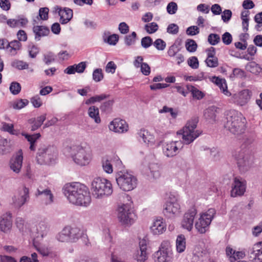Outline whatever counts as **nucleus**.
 <instances>
[{"mask_svg": "<svg viewBox=\"0 0 262 262\" xmlns=\"http://www.w3.org/2000/svg\"><path fill=\"white\" fill-rule=\"evenodd\" d=\"M63 193L73 204L88 206L91 198L86 187L79 183H68L63 188Z\"/></svg>", "mask_w": 262, "mask_h": 262, "instance_id": "obj_1", "label": "nucleus"}, {"mask_svg": "<svg viewBox=\"0 0 262 262\" xmlns=\"http://www.w3.org/2000/svg\"><path fill=\"white\" fill-rule=\"evenodd\" d=\"M255 137L254 134L245 135L243 138L242 147L244 149H238L232 152V156L237 161L239 169L244 171L247 170L252 162V156L249 154L248 150L251 145L254 142Z\"/></svg>", "mask_w": 262, "mask_h": 262, "instance_id": "obj_2", "label": "nucleus"}, {"mask_svg": "<svg viewBox=\"0 0 262 262\" xmlns=\"http://www.w3.org/2000/svg\"><path fill=\"white\" fill-rule=\"evenodd\" d=\"M64 150L80 166L88 165L92 159V150L85 144H73L66 147Z\"/></svg>", "mask_w": 262, "mask_h": 262, "instance_id": "obj_3", "label": "nucleus"}, {"mask_svg": "<svg viewBox=\"0 0 262 262\" xmlns=\"http://www.w3.org/2000/svg\"><path fill=\"white\" fill-rule=\"evenodd\" d=\"M224 127L230 133L238 136L246 130V119L242 114L236 110L228 111L226 115Z\"/></svg>", "mask_w": 262, "mask_h": 262, "instance_id": "obj_4", "label": "nucleus"}, {"mask_svg": "<svg viewBox=\"0 0 262 262\" xmlns=\"http://www.w3.org/2000/svg\"><path fill=\"white\" fill-rule=\"evenodd\" d=\"M91 190L96 199H102L110 196L113 191L111 182L103 178H95L91 182Z\"/></svg>", "mask_w": 262, "mask_h": 262, "instance_id": "obj_5", "label": "nucleus"}, {"mask_svg": "<svg viewBox=\"0 0 262 262\" xmlns=\"http://www.w3.org/2000/svg\"><path fill=\"white\" fill-rule=\"evenodd\" d=\"M55 147L46 144H41L36 154L37 162L40 165H49L54 162L57 157Z\"/></svg>", "mask_w": 262, "mask_h": 262, "instance_id": "obj_6", "label": "nucleus"}, {"mask_svg": "<svg viewBox=\"0 0 262 262\" xmlns=\"http://www.w3.org/2000/svg\"><path fill=\"white\" fill-rule=\"evenodd\" d=\"M116 181L120 189L124 191L134 189L138 184L137 178L126 171H118L116 175Z\"/></svg>", "mask_w": 262, "mask_h": 262, "instance_id": "obj_7", "label": "nucleus"}, {"mask_svg": "<svg viewBox=\"0 0 262 262\" xmlns=\"http://www.w3.org/2000/svg\"><path fill=\"white\" fill-rule=\"evenodd\" d=\"M198 119L193 118L189 120L183 128L182 139L186 144L192 142L202 134V132L196 129Z\"/></svg>", "mask_w": 262, "mask_h": 262, "instance_id": "obj_8", "label": "nucleus"}, {"mask_svg": "<svg viewBox=\"0 0 262 262\" xmlns=\"http://www.w3.org/2000/svg\"><path fill=\"white\" fill-rule=\"evenodd\" d=\"M118 218L122 224L126 226H130L135 222L137 216L130 203L124 204L118 207Z\"/></svg>", "mask_w": 262, "mask_h": 262, "instance_id": "obj_9", "label": "nucleus"}, {"mask_svg": "<svg viewBox=\"0 0 262 262\" xmlns=\"http://www.w3.org/2000/svg\"><path fill=\"white\" fill-rule=\"evenodd\" d=\"M180 212L181 206L178 196L170 194L164 206V215L168 218H173L179 215Z\"/></svg>", "mask_w": 262, "mask_h": 262, "instance_id": "obj_10", "label": "nucleus"}, {"mask_svg": "<svg viewBox=\"0 0 262 262\" xmlns=\"http://www.w3.org/2000/svg\"><path fill=\"white\" fill-rule=\"evenodd\" d=\"M214 214L213 209H209L207 212L202 213L196 221L195 227L198 232L201 234L205 233L209 229Z\"/></svg>", "mask_w": 262, "mask_h": 262, "instance_id": "obj_11", "label": "nucleus"}, {"mask_svg": "<svg viewBox=\"0 0 262 262\" xmlns=\"http://www.w3.org/2000/svg\"><path fill=\"white\" fill-rule=\"evenodd\" d=\"M162 147L164 155L172 158L179 153L183 147V144L181 141H168L163 142Z\"/></svg>", "mask_w": 262, "mask_h": 262, "instance_id": "obj_12", "label": "nucleus"}, {"mask_svg": "<svg viewBox=\"0 0 262 262\" xmlns=\"http://www.w3.org/2000/svg\"><path fill=\"white\" fill-rule=\"evenodd\" d=\"M155 256L157 262H172V253L168 241L162 242L159 250L155 253Z\"/></svg>", "mask_w": 262, "mask_h": 262, "instance_id": "obj_13", "label": "nucleus"}, {"mask_svg": "<svg viewBox=\"0 0 262 262\" xmlns=\"http://www.w3.org/2000/svg\"><path fill=\"white\" fill-rule=\"evenodd\" d=\"M251 96V91L244 89L233 94L230 99V101L237 105L243 106L248 103Z\"/></svg>", "mask_w": 262, "mask_h": 262, "instance_id": "obj_14", "label": "nucleus"}, {"mask_svg": "<svg viewBox=\"0 0 262 262\" xmlns=\"http://www.w3.org/2000/svg\"><path fill=\"white\" fill-rule=\"evenodd\" d=\"M35 195L36 197L40 196L45 205H50L54 202V195L51 190L48 187L43 188L40 186L37 188Z\"/></svg>", "mask_w": 262, "mask_h": 262, "instance_id": "obj_15", "label": "nucleus"}, {"mask_svg": "<svg viewBox=\"0 0 262 262\" xmlns=\"http://www.w3.org/2000/svg\"><path fill=\"white\" fill-rule=\"evenodd\" d=\"M248 257L249 262H262V242L249 248Z\"/></svg>", "mask_w": 262, "mask_h": 262, "instance_id": "obj_16", "label": "nucleus"}, {"mask_svg": "<svg viewBox=\"0 0 262 262\" xmlns=\"http://www.w3.org/2000/svg\"><path fill=\"white\" fill-rule=\"evenodd\" d=\"M196 213L197 211L196 209L192 208L184 214L181 222V226L184 229L187 230L188 231H191Z\"/></svg>", "mask_w": 262, "mask_h": 262, "instance_id": "obj_17", "label": "nucleus"}, {"mask_svg": "<svg viewBox=\"0 0 262 262\" xmlns=\"http://www.w3.org/2000/svg\"><path fill=\"white\" fill-rule=\"evenodd\" d=\"M246 191V182L241 178H235L232 184L231 195L232 197L243 195Z\"/></svg>", "mask_w": 262, "mask_h": 262, "instance_id": "obj_18", "label": "nucleus"}, {"mask_svg": "<svg viewBox=\"0 0 262 262\" xmlns=\"http://www.w3.org/2000/svg\"><path fill=\"white\" fill-rule=\"evenodd\" d=\"M151 232L154 235H161L166 230V224L163 218L161 217L155 219L150 227Z\"/></svg>", "mask_w": 262, "mask_h": 262, "instance_id": "obj_19", "label": "nucleus"}, {"mask_svg": "<svg viewBox=\"0 0 262 262\" xmlns=\"http://www.w3.org/2000/svg\"><path fill=\"white\" fill-rule=\"evenodd\" d=\"M128 128V125L125 121L118 118L113 120L109 125V128L111 130L118 133L127 132Z\"/></svg>", "mask_w": 262, "mask_h": 262, "instance_id": "obj_20", "label": "nucleus"}, {"mask_svg": "<svg viewBox=\"0 0 262 262\" xmlns=\"http://www.w3.org/2000/svg\"><path fill=\"white\" fill-rule=\"evenodd\" d=\"M147 241L145 239H142L140 241L139 245L140 250L137 251L135 255V258L137 262H145L147 259Z\"/></svg>", "mask_w": 262, "mask_h": 262, "instance_id": "obj_21", "label": "nucleus"}, {"mask_svg": "<svg viewBox=\"0 0 262 262\" xmlns=\"http://www.w3.org/2000/svg\"><path fill=\"white\" fill-rule=\"evenodd\" d=\"M55 11L60 16V22L62 24H67L72 19L73 17V11L72 9L69 8L62 9L59 7H56L55 8Z\"/></svg>", "mask_w": 262, "mask_h": 262, "instance_id": "obj_22", "label": "nucleus"}, {"mask_svg": "<svg viewBox=\"0 0 262 262\" xmlns=\"http://www.w3.org/2000/svg\"><path fill=\"white\" fill-rule=\"evenodd\" d=\"M29 199V190L28 188L24 187L20 195L13 198V204L15 207L20 208L28 201Z\"/></svg>", "mask_w": 262, "mask_h": 262, "instance_id": "obj_23", "label": "nucleus"}, {"mask_svg": "<svg viewBox=\"0 0 262 262\" xmlns=\"http://www.w3.org/2000/svg\"><path fill=\"white\" fill-rule=\"evenodd\" d=\"M23 160V151L19 150L16 154V156L10 162V167L13 172L18 173L22 167Z\"/></svg>", "mask_w": 262, "mask_h": 262, "instance_id": "obj_24", "label": "nucleus"}, {"mask_svg": "<svg viewBox=\"0 0 262 262\" xmlns=\"http://www.w3.org/2000/svg\"><path fill=\"white\" fill-rule=\"evenodd\" d=\"M12 227V216L10 213L4 214L0 217V230L7 232Z\"/></svg>", "mask_w": 262, "mask_h": 262, "instance_id": "obj_25", "label": "nucleus"}, {"mask_svg": "<svg viewBox=\"0 0 262 262\" xmlns=\"http://www.w3.org/2000/svg\"><path fill=\"white\" fill-rule=\"evenodd\" d=\"M226 252L230 262H235L245 256V253L243 251H236L230 247H227Z\"/></svg>", "mask_w": 262, "mask_h": 262, "instance_id": "obj_26", "label": "nucleus"}, {"mask_svg": "<svg viewBox=\"0 0 262 262\" xmlns=\"http://www.w3.org/2000/svg\"><path fill=\"white\" fill-rule=\"evenodd\" d=\"M86 67V62L82 61L78 64H75L68 67L64 70V73L69 75L74 74L76 72L82 73L84 71Z\"/></svg>", "mask_w": 262, "mask_h": 262, "instance_id": "obj_27", "label": "nucleus"}, {"mask_svg": "<svg viewBox=\"0 0 262 262\" xmlns=\"http://www.w3.org/2000/svg\"><path fill=\"white\" fill-rule=\"evenodd\" d=\"M69 243H75L81 236V231L80 229L76 227H71L67 226Z\"/></svg>", "mask_w": 262, "mask_h": 262, "instance_id": "obj_28", "label": "nucleus"}, {"mask_svg": "<svg viewBox=\"0 0 262 262\" xmlns=\"http://www.w3.org/2000/svg\"><path fill=\"white\" fill-rule=\"evenodd\" d=\"M33 31L35 34V39L37 41L40 40L41 37L47 36L50 33L49 28L43 26H34Z\"/></svg>", "mask_w": 262, "mask_h": 262, "instance_id": "obj_29", "label": "nucleus"}, {"mask_svg": "<svg viewBox=\"0 0 262 262\" xmlns=\"http://www.w3.org/2000/svg\"><path fill=\"white\" fill-rule=\"evenodd\" d=\"M139 137L142 139V141L147 145H152L154 144L155 140L153 135L150 134L147 130L141 129L138 133Z\"/></svg>", "mask_w": 262, "mask_h": 262, "instance_id": "obj_30", "label": "nucleus"}, {"mask_svg": "<svg viewBox=\"0 0 262 262\" xmlns=\"http://www.w3.org/2000/svg\"><path fill=\"white\" fill-rule=\"evenodd\" d=\"M28 21L27 18L18 17L17 18H10L7 21V24L10 28H17L25 26Z\"/></svg>", "mask_w": 262, "mask_h": 262, "instance_id": "obj_31", "label": "nucleus"}, {"mask_svg": "<svg viewBox=\"0 0 262 262\" xmlns=\"http://www.w3.org/2000/svg\"><path fill=\"white\" fill-rule=\"evenodd\" d=\"M21 47V44L19 41L14 40L9 42L7 51L11 55L14 56L20 50Z\"/></svg>", "mask_w": 262, "mask_h": 262, "instance_id": "obj_32", "label": "nucleus"}, {"mask_svg": "<svg viewBox=\"0 0 262 262\" xmlns=\"http://www.w3.org/2000/svg\"><path fill=\"white\" fill-rule=\"evenodd\" d=\"M176 245L178 252L182 253L185 251L186 249V238L184 235L180 234L177 236Z\"/></svg>", "mask_w": 262, "mask_h": 262, "instance_id": "obj_33", "label": "nucleus"}, {"mask_svg": "<svg viewBox=\"0 0 262 262\" xmlns=\"http://www.w3.org/2000/svg\"><path fill=\"white\" fill-rule=\"evenodd\" d=\"M150 176L155 179H158L161 176L160 167L157 163H150L148 166Z\"/></svg>", "mask_w": 262, "mask_h": 262, "instance_id": "obj_34", "label": "nucleus"}, {"mask_svg": "<svg viewBox=\"0 0 262 262\" xmlns=\"http://www.w3.org/2000/svg\"><path fill=\"white\" fill-rule=\"evenodd\" d=\"M21 134L27 139L28 141L30 142V149L32 151H35V143L36 140L40 137V134H36L32 135H30L25 133H22Z\"/></svg>", "mask_w": 262, "mask_h": 262, "instance_id": "obj_35", "label": "nucleus"}, {"mask_svg": "<svg viewBox=\"0 0 262 262\" xmlns=\"http://www.w3.org/2000/svg\"><path fill=\"white\" fill-rule=\"evenodd\" d=\"M88 114L90 117L93 119L96 123H99L101 119L99 117V111L98 107L92 106L88 110Z\"/></svg>", "mask_w": 262, "mask_h": 262, "instance_id": "obj_36", "label": "nucleus"}, {"mask_svg": "<svg viewBox=\"0 0 262 262\" xmlns=\"http://www.w3.org/2000/svg\"><path fill=\"white\" fill-rule=\"evenodd\" d=\"M246 69L252 74L258 75L262 73V68L255 62H250L246 66Z\"/></svg>", "mask_w": 262, "mask_h": 262, "instance_id": "obj_37", "label": "nucleus"}, {"mask_svg": "<svg viewBox=\"0 0 262 262\" xmlns=\"http://www.w3.org/2000/svg\"><path fill=\"white\" fill-rule=\"evenodd\" d=\"M104 41L110 45H115L118 41V35L115 34L110 35V33L105 32L103 36Z\"/></svg>", "mask_w": 262, "mask_h": 262, "instance_id": "obj_38", "label": "nucleus"}, {"mask_svg": "<svg viewBox=\"0 0 262 262\" xmlns=\"http://www.w3.org/2000/svg\"><path fill=\"white\" fill-rule=\"evenodd\" d=\"M216 108L214 106H211L204 111V116L207 120L214 121L216 118Z\"/></svg>", "mask_w": 262, "mask_h": 262, "instance_id": "obj_39", "label": "nucleus"}, {"mask_svg": "<svg viewBox=\"0 0 262 262\" xmlns=\"http://www.w3.org/2000/svg\"><path fill=\"white\" fill-rule=\"evenodd\" d=\"M68 228L65 227L62 230L56 235V239L60 242L69 243Z\"/></svg>", "mask_w": 262, "mask_h": 262, "instance_id": "obj_40", "label": "nucleus"}, {"mask_svg": "<svg viewBox=\"0 0 262 262\" xmlns=\"http://www.w3.org/2000/svg\"><path fill=\"white\" fill-rule=\"evenodd\" d=\"M1 129L3 131L9 133L11 135H18L17 132L14 129V125L13 124L2 122Z\"/></svg>", "mask_w": 262, "mask_h": 262, "instance_id": "obj_41", "label": "nucleus"}, {"mask_svg": "<svg viewBox=\"0 0 262 262\" xmlns=\"http://www.w3.org/2000/svg\"><path fill=\"white\" fill-rule=\"evenodd\" d=\"M187 89L188 91L191 93L193 97L197 99H200L203 97V94L202 92L199 91L194 86L191 85H187Z\"/></svg>", "mask_w": 262, "mask_h": 262, "instance_id": "obj_42", "label": "nucleus"}, {"mask_svg": "<svg viewBox=\"0 0 262 262\" xmlns=\"http://www.w3.org/2000/svg\"><path fill=\"white\" fill-rule=\"evenodd\" d=\"M11 66L18 70H21L24 69H28L29 68V64L23 60H15L11 63Z\"/></svg>", "mask_w": 262, "mask_h": 262, "instance_id": "obj_43", "label": "nucleus"}, {"mask_svg": "<svg viewBox=\"0 0 262 262\" xmlns=\"http://www.w3.org/2000/svg\"><path fill=\"white\" fill-rule=\"evenodd\" d=\"M36 231L38 234L37 237L39 236L43 237L45 235L48 231L47 225L44 222H40L36 226Z\"/></svg>", "mask_w": 262, "mask_h": 262, "instance_id": "obj_44", "label": "nucleus"}, {"mask_svg": "<svg viewBox=\"0 0 262 262\" xmlns=\"http://www.w3.org/2000/svg\"><path fill=\"white\" fill-rule=\"evenodd\" d=\"M102 169L106 173L110 174L113 171V166L111 161L103 159L101 162Z\"/></svg>", "mask_w": 262, "mask_h": 262, "instance_id": "obj_45", "label": "nucleus"}, {"mask_svg": "<svg viewBox=\"0 0 262 262\" xmlns=\"http://www.w3.org/2000/svg\"><path fill=\"white\" fill-rule=\"evenodd\" d=\"M107 95L105 94H101L100 95H96L93 97H91L90 98L87 99L85 101V103L87 105H89L90 104L95 103L96 102H100L107 97Z\"/></svg>", "mask_w": 262, "mask_h": 262, "instance_id": "obj_46", "label": "nucleus"}, {"mask_svg": "<svg viewBox=\"0 0 262 262\" xmlns=\"http://www.w3.org/2000/svg\"><path fill=\"white\" fill-rule=\"evenodd\" d=\"M159 28V26L156 23L152 22L146 24L144 26V29L148 34L155 33Z\"/></svg>", "mask_w": 262, "mask_h": 262, "instance_id": "obj_47", "label": "nucleus"}, {"mask_svg": "<svg viewBox=\"0 0 262 262\" xmlns=\"http://www.w3.org/2000/svg\"><path fill=\"white\" fill-rule=\"evenodd\" d=\"M29 101L27 99H19L15 101L13 104V107L14 109H21L27 105Z\"/></svg>", "mask_w": 262, "mask_h": 262, "instance_id": "obj_48", "label": "nucleus"}, {"mask_svg": "<svg viewBox=\"0 0 262 262\" xmlns=\"http://www.w3.org/2000/svg\"><path fill=\"white\" fill-rule=\"evenodd\" d=\"M10 142V140L0 136V154H4L6 152L7 147L9 146Z\"/></svg>", "mask_w": 262, "mask_h": 262, "instance_id": "obj_49", "label": "nucleus"}, {"mask_svg": "<svg viewBox=\"0 0 262 262\" xmlns=\"http://www.w3.org/2000/svg\"><path fill=\"white\" fill-rule=\"evenodd\" d=\"M207 254L206 250L202 251L201 253L200 252L194 253L192 257V262H202L203 261V256Z\"/></svg>", "mask_w": 262, "mask_h": 262, "instance_id": "obj_50", "label": "nucleus"}, {"mask_svg": "<svg viewBox=\"0 0 262 262\" xmlns=\"http://www.w3.org/2000/svg\"><path fill=\"white\" fill-rule=\"evenodd\" d=\"M185 47L187 50L190 52H194L197 48V44L194 40L192 39H188L185 43Z\"/></svg>", "mask_w": 262, "mask_h": 262, "instance_id": "obj_51", "label": "nucleus"}, {"mask_svg": "<svg viewBox=\"0 0 262 262\" xmlns=\"http://www.w3.org/2000/svg\"><path fill=\"white\" fill-rule=\"evenodd\" d=\"M178 9V5L177 3L174 2L169 3L166 7V11L167 13L170 15L176 14Z\"/></svg>", "mask_w": 262, "mask_h": 262, "instance_id": "obj_52", "label": "nucleus"}, {"mask_svg": "<svg viewBox=\"0 0 262 262\" xmlns=\"http://www.w3.org/2000/svg\"><path fill=\"white\" fill-rule=\"evenodd\" d=\"M154 46L159 51H163L166 47V42L162 39H157L153 42Z\"/></svg>", "mask_w": 262, "mask_h": 262, "instance_id": "obj_53", "label": "nucleus"}, {"mask_svg": "<svg viewBox=\"0 0 262 262\" xmlns=\"http://www.w3.org/2000/svg\"><path fill=\"white\" fill-rule=\"evenodd\" d=\"M9 89L12 94L17 95L21 91V86L17 82H12L10 84Z\"/></svg>", "mask_w": 262, "mask_h": 262, "instance_id": "obj_54", "label": "nucleus"}, {"mask_svg": "<svg viewBox=\"0 0 262 262\" xmlns=\"http://www.w3.org/2000/svg\"><path fill=\"white\" fill-rule=\"evenodd\" d=\"M137 34L135 32H133L130 35L125 37V43L127 46H131L135 43Z\"/></svg>", "mask_w": 262, "mask_h": 262, "instance_id": "obj_55", "label": "nucleus"}, {"mask_svg": "<svg viewBox=\"0 0 262 262\" xmlns=\"http://www.w3.org/2000/svg\"><path fill=\"white\" fill-rule=\"evenodd\" d=\"M103 78V75L101 69H96L93 73V79L95 82H99Z\"/></svg>", "mask_w": 262, "mask_h": 262, "instance_id": "obj_56", "label": "nucleus"}, {"mask_svg": "<svg viewBox=\"0 0 262 262\" xmlns=\"http://www.w3.org/2000/svg\"><path fill=\"white\" fill-rule=\"evenodd\" d=\"M220 41V37L217 34L211 33L208 37V41L211 45H216Z\"/></svg>", "mask_w": 262, "mask_h": 262, "instance_id": "obj_57", "label": "nucleus"}, {"mask_svg": "<svg viewBox=\"0 0 262 262\" xmlns=\"http://www.w3.org/2000/svg\"><path fill=\"white\" fill-rule=\"evenodd\" d=\"M49 9L47 7L41 8L39 10V16L40 19L43 20H46L49 17Z\"/></svg>", "mask_w": 262, "mask_h": 262, "instance_id": "obj_58", "label": "nucleus"}, {"mask_svg": "<svg viewBox=\"0 0 262 262\" xmlns=\"http://www.w3.org/2000/svg\"><path fill=\"white\" fill-rule=\"evenodd\" d=\"M141 44L143 48L147 49L153 44L152 39L149 36H145L141 39Z\"/></svg>", "mask_w": 262, "mask_h": 262, "instance_id": "obj_59", "label": "nucleus"}, {"mask_svg": "<svg viewBox=\"0 0 262 262\" xmlns=\"http://www.w3.org/2000/svg\"><path fill=\"white\" fill-rule=\"evenodd\" d=\"M55 57V56L53 53L48 52L43 55V61L46 64L49 65L51 63L54 61Z\"/></svg>", "mask_w": 262, "mask_h": 262, "instance_id": "obj_60", "label": "nucleus"}, {"mask_svg": "<svg viewBox=\"0 0 262 262\" xmlns=\"http://www.w3.org/2000/svg\"><path fill=\"white\" fill-rule=\"evenodd\" d=\"M179 52L178 47L173 44L169 47L167 51V54L170 57H174Z\"/></svg>", "mask_w": 262, "mask_h": 262, "instance_id": "obj_61", "label": "nucleus"}, {"mask_svg": "<svg viewBox=\"0 0 262 262\" xmlns=\"http://www.w3.org/2000/svg\"><path fill=\"white\" fill-rule=\"evenodd\" d=\"M217 86L224 95L227 96H230L231 95V93L228 91L227 85L225 79H223V81H221Z\"/></svg>", "mask_w": 262, "mask_h": 262, "instance_id": "obj_62", "label": "nucleus"}, {"mask_svg": "<svg viewBox=\"0 0 262 262\" xmlns=\"http://www.w3.org/2000/svg\"><path fill=\"white\" fill-rule=\"evenodd\" d=\"M205 62L209 67L215 68L216 67L218 63V59L216 57L207 58Z\"/></svg>", "mask_w": 262, "mask_h": 262, "instance_id": "obj_63", "label": "nucleus"}, {"mask_svg": "<svg viewBox=\"0 0 262 262\" xmlns=\"http://www.w3.org/2000/svg\"><path fill=\"white\" fill-rule=\"evenodd\" d=\"M37 254L33 253L31 254V258L23 256L20 260V262H38L37 259Z\"/></svg>", "mask_w": 262, "mask_h": 262, "instance_id": "obj_64", "label": "nucleus"}]
</instances>
